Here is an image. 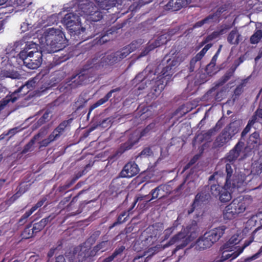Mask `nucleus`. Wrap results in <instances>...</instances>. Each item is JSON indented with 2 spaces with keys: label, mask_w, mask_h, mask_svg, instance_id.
I'll list each match as a JSON object with an SVG mask.
<instances>
[{
  "label": "nucleus",
  "mask_w": 262,
  "mask_h": 262,
  "mask_svg": "<svg viewBox=\"0 0 262 262\" xmlns=\"http://www.w3.org/2000/svg\"><path fill=\"white\" fill-rule=\"evenodd\" d=\"M214 243L209 236H207L206 233L200 237L196 242V246L199 250H204L209 248L212 246Z\"/></svg>",
  "instance_id": "27"
},
{
  "label": "nucleus",
  "mask_w": 262,
  "mask_h": 262,
  "mask_svg": "<svg viewBox=\"0 0 262 262\" xmlns=\"http://www.w3.org/2000/svg\"><path fill=\"white\" fill-rule=\"evenodd\" d=\"M260 145V138L258 132H254L249 136L247 142L246 148L248 150H258Z\"/></svg>",
  "instance_id": "20"
},
{
  "label": "nucleus",
  "mask_w": 262,
  "mask_h": 262,
  "mask_svg": "<svg viewBox=\"0 0 262 262\" xmlns=\"http://www.w3.org/2000/svg\"><path fill=\"white\" fill-rule=\"evenodd\" d=\"M254 120H253L252 118L249 120L248 124L246 126V127L244 128L241 134V137H244L245 136L250 130L252 126L254 125V124L255 123L254 121Z\"/></svg>",
  "instance_id": "50"
},
{
  "label": "nucleus",
  "mask_w": 262,
  "mask_h": 262,
  "mask_svg": "<svg viewBox=\"0 0 262 262\" xmlns=\"http://www.w3.org/2000/svg\"><path fill=\"white\" fill-rule=\"evenodd\" d=\"M99 8L102 10H108L115 6L117 0H95Z\"/></svg>",
  "instance_id": "32"
},
{
  "label": "nucleus",
  "mask_w": 262,
  "mask_h": 262,
  "mask_svg": "<svg viewBox=\"0 0 262 262\" xmlns=\"http://www.w3.org/2000/svg\"><path fill=\"white\" fill-rule=\"evenodd\" d=\"M246 185L245 175L237 174L228 178V176L226 174L225 183L220 189V194L217 195V198L221 202H227L232 198L231 191L232 189H236L240 192H244L247 190Z\"/></svg>",
  "instance_id": "3"
},
{
  "label": "nucleus",
  "mask_w": 262,
  "mask_h": 262,
  "mask_svg": "<svg viewBox=\"0 0 262 262\" xmlns=\"http://www.w3.org/2000/svg\"><path fill=\"white\" fill-rule=\"evenodd\" d=\"M231 203H234V206H235L234 208L237 210L238 215L244 212L248 206L247 200L244 197H237L233 199Z\"/></svg>",
  "instance_id": "26"
},
{
  "label": "nucleus",
  "mask_w": 262,
  "mask_h": 262,
  "mask_svg": "<svg viewBox=\"0 0 262 262\" xmlns=\"http://www.w3.org/2000/svg\"><path fill=\"white\" fill-rule=\"evenodd\" d=\"M111 247L108 240H104L99 242L92 249L85 246H80L74 249L73 256L74 261L70 262H83L87 260H94V258L98 255L108 250Z\"/></svg>",
  "instance_id": "4"
},
{
  "label": "nucleus",
  "mask_w": 262,
  "mask_h": 262,
  "mask_svg": "<svg viewBox=\"0 0 262 262\" xmlns=\"http://www.w3.org/2000/svg\"><path fill=\"white\" fill-rule=\"evenodd\" d=\"M227 227L225 225H222L206 233L207 236H209L214 244L222 237Z\"/></svg>",
  "instance_id": "21"
},
{
  "label": "nucleus",
  "mask_w": 262,
  "mask_h": 262,
  "mask_svg": "<svg viewBox=\"0 0 262 262\" xmlns=\"http://www.w3.org/2000/svg\"><path fill=\"white\" fill-rule=\"evenodd\" d=\"M142 43L143 41L142 39H139L132 41V43L127 46L130 49L131 52H132L136 50L137 49L139 48Z\"/></svg>",
  "instance_id": "52"
},
{
  "label": "nucleus",
  "mask_w": 262,
  "mask_h": 262,
  "mask_svg": "<svg viewBox=\"0 0 262 262\" xmlns=\"http://www.w3.org/2000/svg\"><path fill=\"white\" fill-rule=\"evenodd\" d=\"M242 40V36L236 28L233 29L227 36V41L230 45H237Z\"/></svg>",
  "instance_id": "28"
},
{
  "label": "nucleus",
  "mask_w": 262,
  "mask_h": 262,
  "mask_svg": "<svg viewBox=\"0 0 262 262\" xmlns=\"http://www.w3.org/2000/svg\"><path fill=\"white\" fill-rule=\"evenodd\" d=\"M152 154V151L151 149L149 147L144 148L140 152V156L142 157H147L151 156Z\"/></svg>",
  "instance_id": "60"
},
{
  "label": "nucleus",
  "mask_w": 262,
  "mask_h": 262,
  "mask_svg": "<svg viewBox=\"0 0 262 262\" xmlns=\"http://www.w3.org/2000/svg\"><path fill=\"white\" fill-rule=\"evenodd\" d=\"M243 143L238 142L234 147L231 149L226 156L222 160V162L225 164V168L226 174L228 178L233 176L234 170L236 168L235 162L239 157L243 148Z\"/></svg>",
  "instance_id": "8"
},
{
  "label": "nucleus",
  "mask_w": 262,
  "mask_h": 262,
  "mask_svg": "<svg viewBox=\"0 0 262 262\" xmlns=\"http://www.w3.org/2000/svg\"><path fill=\"white\" fill-rule=\"evenodd\" d=\"M49 112H46L43 115L37 120L36 124L38 126H41L49 120Z\"/></svg>",
  "instance_id": "55"
},
{
  "label": "nucleus",
  "mask_w": 262,
  "mask_h": 262,
  "mask_svg": "<svg viewBox=\"0 0 262 262\" xmlns=\"http://www.w3.org/2000/svg\"><path fill=\"white\" fill-rule=\"evenodd\" d=\"M258 118L262 119V108H258L254 112L251 118L253 120L255 119L254 121L256 122Z\"/></svg>",
  "instance_id": "59"
},
{
  "label": "nucleus",
  "mask_w": 262,
  "mask_h": 262,
  "mask_svg": "<svg viewBox=\"0 0 262 262\" xmlns=\"http://www.w3.org/2000/svg\"><path fill=\"white\" fill-rule=\"evenodd\" d=\"M85 191L84 190H82L78 192V193L73 198L72 201L70 202V203L66 206L67 207V210L70 211L71 210V207L72 206L73 203H74L75 202L77 201V199L80 195L82 194Z\"/></svg>",
  "instance_id": "58"
},
{
  "label": "nucleus",
  "mask_w": 262,
  "mask_h": 262,
  "mask_svg": "<svg viewBox=\"0 0 262 262\" xmlns=\"http://www.w3.org/2000/svg\"><path fill=\"white\" fill-rule=\"evenodd\" d=\"M55 217L54 214H50L43 218L39 222L35 223L32 225V230H33L36 234L43 229L46 226L51 222Z\"/></svg>",
  "instance_id": "22"
},
{
  "label": "nucleus",
  "mask_w": 262,
  "mask_h": 262,
  "mask_svg": "<svg viewBox=\"0 0 262 262\" xmlns=\"http://www.w3.org/2000/svg\"><path fill=\"white\" fill-rule=\"evenodd\" d=\"M19 90V88L15 90L14 92L11 93L10 95H8L9 98L11 97V102H15L20 96H24L28 93H24V91H25V89H23L21 91Z\"/></svg>",
  "instance_id": "40"
},
{
  "label": "nucleus",
  "mask_w": 262,
  "mask_h": 262,
  "mask_svg": "<svg viewBox=\"0 0 262 262\" xmlns=\"http://www.w3.org/2000/svg\"><path fill=\"white\" fill-rule=\"evenodd\" d=\"M222 47L223 46L222 45H220L216 52L212 57L210 62L209 64H208L207 66H206V71L208 74L211 75L212 74H214L215 73V72H214V71L215 70L216 62L218 58V56L221 51Z\"/></svg>",
  "instance_id": "29"
},
{
  "label": "nucleus",
  "mask_w": 262,
  "mask_h": 262,
  "mask_svg": "<svg viewBox=\"0 0 262 262\" xmlns=\"http://www.w3.org/2000/svg\"><path fill=\"white\" fill-rule=\"evenodd\" d=\"M232 24H224L222 25L220 27V29L217 30L220 35L226 33L228 30L232 28Z\"/></svg>",
  "instance_id": "56"
},
{
  "label": "nucleus",
  "mask_w": 262,
  "mask_h": 262,
  "mask_svg": "<svg viewBox=\"0 0 262 262\" xmlns=\"http://www.w3.org/2000/svg\"><path fill=\"white\" fill-rule=\"evenodd\" d=\"M62 241L59 240L57 243V246L55 248H52L49 250L47 254V257L48 258V262H49L50 258H52L55 254H57V251L60 250L62 249Z\"/></svg>",
  "instance_id": "39"
},
{
  "label": "nucleus",
  "mask_w": 262,
  "mask_h": 262,
  "mask_svg": "<svg viewBox=\"0 0 262 262\" xmlns=\"http://www.w3.org/2000/svg\"><path fill=\"white\" fill-rule=\"evenodd\" d=\"M35 45V44H27V47L18 54V58L23 62L26 67L30 69H37L41 65L42 61V54L41 51L36 50L28 52L27 50L31 49V46Z\"/></svg>",
  "instance_id": "7"
},
{
  "label": "nucleus",
  "mask_w": 262,
  "mask_h": 262,
  "mask_svg": "<svg viewBox=\"0 0 262 262\" xmlns=\"http://www.w3.org/2000/svg\"><path fill=\"white\" fill-rule=\"evenodd\" d=\"M128 216L129 213H128L126 211H124L123 212H122L118 216L116 221L111 226H110V229H112L114 227L118 225L121 224L127 221Z\"/></svg>",
  "instance_id": "36"
},
{
  "label": "nucleus",
  "mask_w": 262,
  "mask_h": 262,
  "mask_svg": "<svg viewBox=\"0 0 262 262\" xmlns=\"http://www.w3.org/2000/svg\"><path fill=\"white\" fill-rule=\"evenodd\" d=\"M47 201V198L43 197L36 204L33 206L30 210L27 211L18 220L17 223L18 225L23 226L25 225L27 222L28 218L38 208L41 207Z\"/></svg>",
  "instance_id": "15"
},
{
  "label": "nucleus",
  "mask_w": 262,
  "mask_h": 262,
  "mask_svg": "<svg viewBox=\"0 0 262 262\" xmlns=\"http://www.w3.org/2000/svg\"><path fill=\"white\" fill-rule=\"evenodd\" d=\"M161 46V43L159 40H156L152 42H149L147 46L141 52L139 56L143 57L147 55L150 51L154 50L155 48Z\"/></svg>",
  "instance_id": "33"
},
{
  "label": "nucleus",
  "mask_w": 262,
  "mask_h": 262,
  "mask_svg": "<svg viewBox=\"0 0 262 262\" xmlns=\"http://www.w3.org/2000/svg\"><path fill=\"white\" fill-rule=\"evenodd\" d=\"M72 120L73 119L70 118L68 120L63 121L51 133L56 140L63 134L67 128L70 126Z\"/></svg>",
  "instance_id": "24"
},
{
  "label": "nucleus",
  "mask_w": 262,
  "mask_h": 262,
  "mask_svg": "<svg viewBox=\"0 0 262 262\" xmlns=\"http://www.w3.org/2000/svg\"><path fill=\"white\" fill-rule=\"evenodd\" d=\"M170 191L169 186L163 184L160 185L150 191L149 195H151V198L146 202L148 203L156 199H164L170 193Z\"/></svg>",
  "instance_id": "14"
},
{
  "label": "nucleus",
  "mask_w": 262,
  "mask_h": 262,
  "mask_svg": "<svg viewBox=\"0 0 262 262\" xmlns=\"http://www.w3.org/2000/svg\"><path fill=\"white\" fill-rule=\"evenodd\" d=\"M56 139L53 136L52 134H51L49 137L42 140L41 141L39 142V148H41L43 147H47L50 143L56 140Z\"/></svg>",
  "instance_id": "44"
},
{
  "label": "nucleus",
  "mask_w": 262,
  "mask_h": 262,
  "mask_svg": "<svg viewBox=\"0 0 262 262\" xmlns=\"http://www.w3.org/2000/svg\"><path fill=\"white\" fill-rule=\"evenodd\" d=\"M237 66L232 67L220 79V83L223 84L233 75Z\"/></svg>",
  "instance_id": "38"
},
{
  "label": "nucleus",
  "mask_w": 262,
  "mask_h": 262,
  "mask_svg": "<svg viewBox=\"0 0 262 262\" xmlns=\"http://www.w3.org/2000/svg\"><path fill=\"white\" fill-rule=\"evenodd\" d=\"M207 24L211 23H217L221 20V18H219L218 16L214 13H211L205 18Z\"/></svg>",
  "instance_id": "47"
},
{
  "label": "nucleus",
  "mask_w": 262,
  "mask_h": 262,
  "mask_svg": "<svg viewBox=\"0 0 262 262\" xmlns=\"http://www.w3.org/2000/svg\"><path fill=\"white\" fill-rule=\"evenodd\" d=\"M261 254H262V246H261V247L260 248V249H259V250L258 251V252L257 253H256L252 256L247 258V260L248 261H250L253 260H255V259H257V258H258L259 257L260 255Z\"/></svg>",
  "instance_id": "63"
},
{
  "label": "nucleus",
  "mask_w": 262,
  "mask_h": 262,
  "mask_svg": "<svg viewBox=\"0 0 262 262\" xmlns=\"http://www.w3.org/2000/svg\"><path fill=\"white\" fill-rule=\"evenodd\" d=\"M188 4L187 0H168L164 6V9L171 12L177 11Z\"/></svg>",
  "instance_id": "19"
},
{
  "label": "nucleus",
  "mask_w": 262,
  "mask_h": 262,
  "mask_svg": "<svg viewBox=\"0 0 262 262\" xmlns=\"http://www.w3.org/2000/svg\"><path fill=\"white\" fill-rule=\"evenodd\" d=\"M178 61L174 58L167 60V65L163 67L161 74L158 75L156 79H152L150 83L151 91L155 95L159 94L164 89L166 85L171 79L174 72V67L178 64Z\"/></svg>",
  "instance_id": "5"
},
{
  "label": "nucleus",
  "mask_w": 262,
  "mask_h": 262,
  "mask_svg": "<svg viewBox=\"0 0 262 262\" xmlns=\"http://www.w3.org/2000/svg\"><path fill=\"white\" fill-rule=\"evenodd\" d=\"M45 39L49 53L58 52L53 60L54 66L60 64L69 59V54L60 52L63 51L67 44L64 34L62 31L53 28H49L45 33Z\"/></svg>",
  "instance_id": "1"
},
{
  "label": "nucleus",
  "mask_w": 262,
  "mask_h": 262,
  "mask_svg": "<svg viewBox=\"0 0 262 262\" xmlns=\"http://www.w3.org/2000/svg\"><path fill=\"white\" fill-rule=\"evenodd\" d=\"M207 24L211 23H217L221 20V18H219L218 16L214 13H211L205 18Z\"/></svg>",
  "instance_id": "46"
},
{
  "label": "nucleus",
  "mask_w": 262,
  "mask_h": 262,
  "mask_svg": "<svg viewBox=\"0 0 262 262\" xmlns=\"http://www.w3.org/2000/svg\"><path fill=\"white\" fill-rule=\"evenodd\" d=\"M76 11L80 16L86 17L92 21H98L103 17L102 12L91 2L80 4Z\"/></svg>",
  "instance_id": "9"
},
{
  "label": "nucleus",
  "mask_w": 262,
  "mask_h": 262,
  "mask_svg": "<svg viewBox=\"0 0 262 262\" xmlns=\"http://www.w3.org/2000/svg\"><path fill=\"white\" fill-rule=\"evenodd\" d=\"M182 215L181 214H179L178 216L177 220L173 222L172 225L169 228H171V229L173 230V232H174L176 230H177L178 228L182 224Z\"/></svg>",
  "instance_id": "54"
},
{
  "label": "nucleus",
  "mask_w": 262,
  "mask_h": 262,
  "mask_svg": "<svg viewBox=\"0 0 262 262\" xmlns=\"http://www.w3.org/2000/svg\"><path fill=\"white\" fill-rule=\"evenodd\" d=\"M222 186L219 184H213L210 186V191L212 195L216 198L220 194V190L222 188Z\"/></svg>",
  "instance_id": "51"
},
{
  "label": "nucleus",
  "mask_w": 262,
  "mask_h": 262,
  "mask_svg": "<svg viewBox=\"0 0 262 262\" xmlns=\"http://www.w3.org/2000/svg\"><path fill=\"white\" fill-rule=\"evenodd\" d=\"M182 215L181 214H179L178 216L177 220L173 222L172 225L169 228H171V229L173 230V232H174L176 230H177L178 228L182 224Z\"/></svg>",
  "instance_id": "53"
},
{
  "label": "nucleus",
  "mask_w": 262,
  "mask_h": 262,
  "mask_svg": "<svg viewBox=\"0 0 262 262\" xmlns=\"http://www.w3.org/2000/svg\"><path fill=\"white\" fill-rule=\"evenodd\" d=\"M208 190L209 187L205 186L201 191L198 192L195 196L194 204H197L199 207L207 204L210 199V195Z\"/></svg>",
  "instance_id": "17"
},
{
  "label": "nucleus",
  "mask_w": 262,
  "mask_h": 262,
  "mask_svg": "<svg viewBox=\"0 0 262 262\" xmlns=\"http://www.w3.org/2000/svg\"><path fill=\"white\" fill-rule=\"evenodd\" d=\"M149 195H140L139 196H137L135 199L136 202H139L138 206L140 205V203L141 201L145 202L148 200H149ZM148 203H146L145 204H147Z\"/></svg>",
  "instance_id": "61"
},
{
  "label": "nucleus",
  "mask_w": 262,
  "mask_h": 262,
  "mask_svg": "<svg viewBox=\"0 0 262 262\" xmlns=\"http://www.w3.org/2000/svg\"><path fill=\"white\" fill-rule=\"evenodd\" d=\"M253 242V239L250 240L245 241L244 245L239 248L236 251H234L231 253H226L223 252L221 258L218 260V262H224L227 259H230V261L236 258L240 254H241L244 249L248 247Z\"/></svg>",
  "instance_id": "18"
},
{
  "label": "nucleus",
  "mask_w": 262,
  "mask_h": 262,
  "mask_svg": "<svg viewBox=\"0 0 262 262\" xmlns=\"http://www.w3.org/2000/svg\"><path fill=\"white\" fill-rule=\"evenodd\" d=\"M262 172V162L255 163L252 167L251 173L254 175H259Z\"/></svg>",
  "instance_id": "49"
},
{
  "label": "nucleus",
  "mask_w": 262,
  "mask_h": 262,
  "mask_svg": "<svg viewBox=\"0 0 262 262\" xmlns=\"http://www.w3.org/2000/svg\"><path fill=\"white\" fill-rule=\"evenodd\" d=\"M34 86L35 81L33 80H29L27 81L25 84L22 85L19 87V91H21L23 89H25V91L24 92V93H28Z\"/></svg>",
  "instance_id": "45"
},
{
  "label": "nucleus",
  "mask_w": 262,
  "mask_h": 262,
  "mask_svg": "<svg viewBox=\"0 0 262 262\" xmlns=\"http://www.w3.org/2000/svg\"><path fill=\"white\" fill-rule=\"evenodd\" d=\"M72 197V194L64 198L58 204V208L63 209L65 208L66 205L69 202Z\"/></svg>",
  "instance_id": "57"
},
{
  "label": "nucleus",
  "mask_w": 262,
  "mask_h": 262,
  "mask_svg": "<svg viewBox=\"0 0 262 262\" xmlns=\"http://www.w3.org/2000/svg\"><path fill=\"white\" fill-rule=\"evenodd\" d=\"M86 79V77L83 74L79 73L75 75H73L71 78V81L72 83H75L76 85H82L84 83V80Z\"/></svg>",
  "instance_id": "37"
},
{
  "label": "nucleus",
  "mask_w": 262,
  "mask_h": 262,
  "mask_svg": "<svg viewBox=\"0 0 262 262\" xmlns=\"http://www.w3.org/2000/svg\"><path fill=\"white\" fill-rule=\"evenodd\" d=\"M220 34L218 31H215L212 32L210 34L207 35L201 42V45L203 46L208 42L213 40L214 39L217 38L220 36Z\"/></svg>",
  "instance_id": "43"
},
{
  "label": "nucleus",
  "mask_w": 262,
  "mask_h": 262,
  "mask_svg": "<svg viewBox=\"0 0 262 262\" xmlns=\"http://www.w3.org/2000/svg\"><path fill=\"white\" fill-rule=\"evenodd\" d=\"M240 241L238 235L234 234L231 237L229 241L225 243L223 246V252L229 253L228 252H231L233 250V247L237 244Z\"/></svg>",
  "instance_id": "30"
},
{
  "label": "nucleus",
  "mask_w": 262,
  "mask_h": 262,
  "mask_svg": "<svg viewBox=\"0 0 262 262\" xmlns=\"http://www.w3.org/2000/svg\"><path fill=\"white\" fill-rule=\"evenodd\" d=\"M155 126V123H151L142 129L140 135L137 134L136 133L130 135L128 140L120 145V147L117 150V154L121 155L126 151L132 149L133 147L139 141L142 137L145 136L150 130L153 129Z\"/></svg>",
  "instance_id": "12"
},
{
  "label": "nucleus",
  "mask_w": 262,
  "mask_h": 262,
  "mask_svg": "<svg viewBox=\"0 0 262 262\" xmlns=\"http://www.w3.org/2000/svg\"><path fill=\"white\" fill-rule=\"evenodd\" d=\"M246 82L244 80L238 84L234 91V94L232 96L233 102H235L238 99L240 95L244 92V88L246 86Z\"/></svg>",
  "instance_id": "35"
},
{
  "label": "nucleus",
  "mask_w": 262,
  "mask_h": 262,
  "mask_svg": "<svg viewBox=\"0 0 262 262\" xmlns=\"http://www.w3.org/2000/svg\"><path fill=\"white\" fill-rule=\"evenodd\" d=\"M120 91V87H118L115 89L111 90L102 98L100 99L96 102L91 105V106L89 108V111L88 115L89 116L93 110L106 103L109 100V99L112 96L113 93L117 92H119Z\"/></svg>",
  "instance_id": "23"
},
{
  "label": "nucleus",
  "mask_w": 262,
  "mask_h": 262,
  "mask_svg": "<svg viewBox=\"0 0 262 262\" xmlns=\"http://www.w3.org/2000/svg\"><path fill=\"white\" fill-rule=\"evenodd\" d=\"M124 250L125 247L124 246H121L120 247L116 248L112 255L115 258L118 255L121 254Z\"/></svg>",
  "instance_id": "62"
},
{
  "label": "nucleus",
  "mask_w": 262,
  "mask_h": 262,
  "mask_svg": "<svg viewBox=\"0 0 262 262\" xmlns=\"http://www.w3.org/2000/svg\"><path fill=\"white\" fill-rule=\"evenodd\" d=\"M173 232V230L169 227L165 229L163 232V240L167 239Z\"/></svg>",
  "instance_id": "64"
},
{
  "label": "nucleus",
  "mask_w": 262,
  "mask_h": 262,
  "mask_svg": "<svg viewBox=\"0 0 262 262\" xmlns=\"http://www.w3.org/2000/svg\"><path fill=\"white\" fill-rule=\"evenodd\" d=\"M93 163H89L86 164L84 169L80 171H79L71 179L68 180L66 181L64 185H60L56 190V193H59L61 195H63L72 189L69 190V189L76 182V181L81 178L83 175L85 174L87 172L91 169L93 166Z\"/></svg>",
  "instance_id": "13"
},
{
  "label": "nucleus",
  "mask_w": 262,
  "mask_h": 262,
  "mask_svg": "<svg viewBox=\"0 0 262 262\" xmlns=\"http://www.w3.org/2000/svg\"><path fill=\"white\" fill-rule=\"evenodd\" d=\"M80 17L77 12L76 13H69L64 15L62 20V23L70 33L74 35H79L85 30L84 28L81 27Z\"/></svg>",
  "instance_id": "11"
},
{
  "label": "nucleus",
  "mask_w": 262,
  "mask_h": 262,
  "mask_svg": "<svg viewBox=\"0 0 262 262\" xmlns=\"http://www.w3.org/2000/svg\"><path fill=\"white\" fill-rule=\"evenodd\" d=\"M238 132L239 127L234 122L230 123L216 138L213 142V147L220 148L224 146L231 140Z\"/></svg>",
  "instance_id": "10"
},
{
  "label": "nucleus",
  "mask_w": 262,
  "mask_h": 262,
  "mask_svg": "<svg viewBox=\"0 0 262 262\" xmlns=\"http://www.w3.org/2000/svg\"><path fill=\"white\" fill-rule=\"evenodd\" d=\"M262 38V31L261 30H256L250 38V43L252 44L257 43Z\"/></svg>",
  "instance_id": "42"
},
{
  "label": "nucleus",
  "mask_w": 262,
  "mask_h": 262,
  "mask_svg": "<svg viewBox=\"0 0 262 262\" xmlns=\"http://www.w3.org/2000/svg\"><path fill=\"white\" fill-rule=\"evenodd\" d=\"M131 52L130 49L125 46L120 51L116 52L114 54L110 55L107 58L104 56L100 58V57H94L92 59H89L87 61L86 64L83 67L84 70H88L91 69L94 70H99L107 64V59L111 60V58L116 57L117 59L119 58V60L125 58Z\"/></svg>",
  "instance_id": "6"
},
{
  "label": "nucleus",
  "mask_w": 262,
  "mask_h": 262,
  "mask_svg": "<svg viewBox=\"0 0 262 262\" xmlns=\"http://www.w3.org/2000/svg\"><path fill=\"white\" fill-rule=\"evenodd\" d=\"M139 172L138 165L135 162H129L126 163L120 172V175L123 178H131Z\"/></svg>",
  "instance_id": "16"
},
{
  "label": "nucleus",
  "mask_w": 262,
  "mask_h": 262,
  "mask_svg": "<svg viewBox=\"0 0 262 262\" xmlns=\"http://www.w3.org/2000/svg\"><path fill=\"white\" fill-rule=\"evenodd\" d=\"M235 207L234 203H230L225 207L223 211L224 220H231L238 216Z\"/></svg>",
  "instance_id": "25"
},
{
  "label": "nucleus",
  "mask_w": 262,
  "mask_h": 262,
  "mask_svg": "<svg viewBox=\"0 0 262 262\" xmlns=\"http://www.w3.org/2000/svg\"><path fill=\"white\" fill-rule=\"evenodd\" d=\"M101 232L99 230L94 231L88 238L86 242L90 245H93L99 237Z\"/></svg>",
  "instance_id": "48"
},
{
  "label": "nucleus",
  "mask_w": 262,
  "mask_h": 262,
  "mask_svg": "<svg viewBox=\"0 0 262 262\" xmlns=\"http://www.w3.org/2000/svg\"><path fill=\"white\" fill-rule=\"evenodd\" d=\"M116 29L112 27L111 29L107 30L103 34H101L99 37H96L95 39V43L99 45H103L107 41H109L111 38L109 37L110 34H112Z\"/></svg>",
  "instance_id": "31"
},
{
  "label": "nucleus",
  "mask_w": 262,
  "mask_h": 262,
  "mask_svg": "<svg viewBox=\"0 0 262 262\" xmlns=\"http://www.w3.org/2000/svg\"><path fill=\"white\" fill-rule=\"evenodd\" d=\"M36 234L32 230V224L27 225L21 233L20 236L22 239H27L35 236Z\"/></svg>",
  "instance_id": "34"
},
{
  "label": "nucleus",
  "mask_w": 262,
  "mask_h": 262,
  "mask_svg": "<svg viewBox=\"0 0 262 262\" xmlns=\"http://www.w3.org/2000/svg\"><path fill=\"white\" fill-rule=\"evenodd\" d=\"M199 228L196 221L192 220L186 228H183L181 231L173 236L166 244V247L174 244H179L173 250L172 254L185 248L190 242L194 239L198 235Z\"/></svg>",
  "instance_id": "2"
},
{
  "label": "nucleus",
  "mask_w": 262,
  "mask_h": 262,
  "mask_svg": "<svg viewBox=\"0 0 262 262\" xmlns=\"http://www.w3.org/2000/svg\"><path fill=\"white\" fill-rule=\"evenodd\" d=\"M40 137V134H38L35 135L33 138L24 147L21 154H25L28 152L29 151L31 150L33 145L35 143V141L37 140Z\"/></svg>",
  "instance_id": "41"
}]
</instances>
